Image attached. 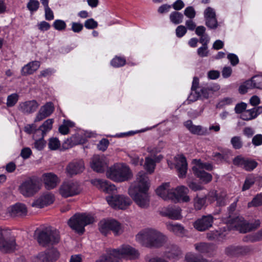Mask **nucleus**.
Masks as SVG:
<instances>
[{
	"label": "nucleus",
	"mask_w": 262,
	"mask_h": 262,
	"mask_svg": "<svg viewBox=\"0 0 262 262\" xmlns=\"http://www.w3.org/2000/svg\"><path fill=\"white\" fill-rule=\"evenodd\" d=\"M44 137L41 135V137L39 139H36L33 145V148L38 150H41L45 147L46 144V141L43 139Z\"/></svg>",
	"instance_id": "49"
},
{
	"label": "nucleus",
	"mask_w": 262,
	"mask_h": 262,
	"mask_svg": "<svg viewBox=\"0 0 262 262\" xmlns=\"http://www.w3.org/2000/svg\"><path fill=\"white\" fill-rule=\"evenodd\" d=\"M39 104L35 100H28L19 103L18 110L24 114H30L35 112Z\"/></svg>",
	"instance_id": "23"
},
{
	"label": "nucleus",
	"mask_w": 262,
	"mask_h": 262,
	"mask_svg": "<svg viewBox=\"0 0 262 262\" xmlns=\"http://www.w3.org/2000/svg\"><path fill=\"white\" fill-rule=\"evenodd\" d=\"M229 151H223L222 152H214L213 154V157L214 159L219 162H222L223 161H226L228 159V153Z\"/></svg>",
	"instance_id": "44"
},
{
	"label": "nucleus",
	"mask_w": 262,
	"mask_h": 262,
	"mask_svg": "<svg viewBox=\"0 0 262 262\" xmlns=\"http://www.w3.org/2000/svg\"><path fill=\"white\" fill-rule=\"evenodd\" d=\"M187 32V28L183 26H179L176 29V34L178 37H183Z\"/></svg>",
	"instance_id": "62"
},
{
	"label": "nucleus",
	"mask_w": 262,
	"mask_h": 262,
	"mask_svg": "<svg viewBox=\"0 0 262 262\" xmlns=\"http://www.w3.org/2000/svg\"><path fill=\"white\" fill-rule=\"evenodd\" d=\"M262 205V193L257 194L254 198L252 201L248 203V207L259 206Z\"/></svg>",
	"instance_id": "52"
},
{
	"label": "nucleus",
	"mask_w": 262,
	"mask_h": 262,
	"mask_svg": "<svg viewBox=\"0 0 262 262\" xmlns=\"http://www.w3.org/2000/svg\"><path fill=\"white\" fill-rule=\"evenodd\" d=\"M84 26L88 29H93L98 26V23L93 18L87 19L84 23Z\"/></svg>",
	"instance_id": "57"
},
{
	"label": "nucleus",
	"mask_w": 262,
	"mask_h": 262,
	"mask_svg": "<svg viewBox=\"0 0 262 262\" xmlns=\"http://www.w3.org/2000/svg\"><path fill=\"white\" fill-rule=\"evenodd\" d=\"M257 164L254 160L246 158L243 168L247 171H251L256 167Z\"/></svg>",
	"instance_id": "41"
},
{
	"label": "nucleus",
	"mask_w": 262,
	"mask_h": 262,
	"mask_svg": "<svg viewBox=\"0 0 262 262\" xmlns=\"http://www.w3.org/2000/svg\"><path fill=\"white\" fill-rule=\"evenodd\" d=\"M252 144L255 146H259L262 144V135L257 134L254 136L252 140Z\"/></svg>",
	"instance_id": "64"
},
{
	"label": "nucleus",
	"mask_w": 262,
	"mask_h": 262,
	"mask_svg": "<svg viewBox=\"0 0 262 262\" xmlns=\"http://www.w3.org/2000/svg\"><path fill=\"white\" fill-rule=\"evenodd\" d=\"M24 130L29 134H34L39 130L36 128V126L34 124H27L25 126Z\"/></svg>",
	"instance_id": "63"
},
{
	"label": "nucleus",
	"mask_w": 262,
	"mask_h": 262,
	"mask_svg": "<svg viewBox=\"0 0 262 262\" xmlns=\"http://www.w3.org/2000/svg\"><path fill=\"white\" fill-rule=\"evenodd\" d=\"M137 241L148 248H159L166 242V236L160 231L151 228L142 230L136 235Z\"/></svg>",
	"instance_id": "1"
},
{
	"label": "nucleus",
	"mask_w": 262,
	"mask_h": 262,
	"mask_svg": "<svg viewBox=\"0 0 262 262\" xmlns=\"http://www.w3.org/2000/svg\"><path fill=\"white\" fill-rule=\"evenodd\" d=\"M91 183L99 189L103 191H104L105 188L107 185V181L101 179L92 180Z\"/></svg>",
	"instance_id": "46"
},
{
	"label": "nucleus",
	"mask_w": 262,
	"mask_h": 262,
	"mask_svg": "<svg viewBox=\"0 0 262 262\" xmlns=\"http://www.w3.org/2000/svg\"><path fill=\"white\" fill-rule=\"evenodd\" d=\"M183 14L177 11H173L169 15L171 22L176 25L181 23L183 21Z\"/></svg>",
	"instance_id": "37"
},
{
	"label": "nucleus",
	"mask_w": 262,
	"mask_h": 262,
	"mask_svg": "<svg viewBox=\"0 0 262 262\" xmlns=\"http://www.w3.org/2000/svg\"><path fill=\"white\" fill-rule=\"evenodd\" d=\"M129 194L139 207L146 209L149 206L150 200L148 192H130Z\"/></svg>",
	"instance_id": "17"
},
{
	"label": "nucleus",
	"mask_w": 262,
	"mask_h": 262,
	"mask_svg": "<svg viewBox=\"0 0 262 262\" xmlns=\"http://www.w3.org/2000/svg\"><path fill=\"white\" fill-rule=\"evenodd\" d=\"M59 253L55 249L49 250L46 252L39 253L34 262H54L59 257Z\"/></svg>",
	"instance_id": "19"
},
{
	"label": "nucleus",
	"mask_w": 262,
	"mask_h": 262,
	"mask_svg": "<svg viewBox=\"0 0 262 262\" xmlns=\"http://www.w3.org/2000/svg\"><path fill=\"white\" fill-rule=\"evenodd\" d=\"M39 5L37 0H29L27 4V8L31 13H33L38 9Z\"/></svg>",
	"instance_id": "47"
},
{
	"label": "nucleus",
	"mask_w": 262,
	"mask_h": 262,
	"mask_svg": "<svg viewBox=\"0 0 262 262\" xmlns=\"http://www.w3.org/2000/svg\"><path fill=\"white\" fill-rule=\"evenodd\" d=\"M181 254V250L179 248L174 247L167 253L166 257L170 259H174L178 258Z\"/></svg>",
	"instance_id": "45"
},
{
	"label": "nucleus",
	"mask_w": 262,
	"mask_h": 262,
	"mask_svg": "<svg viewBox=\"0 0 262 262\" xmlns=\"http://www.w3.org/2000/svg\"><path fill=\"white\" fill-rule=\"evenodd\" d=\"M109 145V141L106 139H102L97 145L98 148L103 151H105Z\"/></svg>",
	"instance_id": "61"
},
{
	"label": "nucleus",
	"mask_w": 262,
	"mask_h": 262,
	"mask_svg": "<svg viewBox=\"0 0 262 262\" xmlns=\"http://www.w3.org/2000/svg\"><path fill=\"white\" fill-rule=\"evenodd\" d=\"M59 193L64 198L77 195L81 192V189L77 182L68 181L63 182L59 189Z\"/></svg>",
	"instance_id": "12"
},
{
	"label": "nucleus",
	"mask_w": 262,
	"mask_h": 262,
	"mask_svg": "<svg viewBox=\"0 0 262 262\" xmlns=\"http://www.w3.org/2000/svg\"><path fill=\"white\" fill-rule=\"evenodd\" d=\"M54 196L50 193H47L42 195L39 199L35 201L32 206L37 208H42L45 206L53 203Z\"/></svg>",
	"instance_id": "26"
},
{
	"label": "nucleus",
	"mask_w": 262,
	"mask_h": 262,
	"mask_svg": "<svg viewBox=\"0 0 262 262\" xmlns=\"http://www.w3.org/2000/svg\"><path fill=\"white\" fill-rule=\"evenodd\" d=\"M84 168V162L82 160H75L68 164L66 172L68 175L73 176L83 172Z\"/></svg>",
	"instance_id": "20"
},
{
	"label": "nucleus",
	"mask_w": 262,
	"mask_h": 262,
	"mask_svg": "<svg viewBox=\"0 0 262 262\" xmlns=\"http://www.w3.org/2000/svg\"><path fill=\"white\" fill-rule=\"evenodd\" d=\"M15 246V239L12 236L10 230L0 228V250L5 253L10 252L14 250Z\"/></svg>",
	"instance_id": "7"
},
{
	"label": "nucleus",
	"mask_w": 262,
	"mask_h": 262,
	"mask_svg": "<svg viewBox=\"0 0 262 262\" xmlns=\"http://www.w3.org/2000/svg\"><path fill=\"white\" fill-rule=\"evenodd\" d=\"M226 222L230 230H236L241 233L251 231L260 225L259 220L255 221L253 223H249L246 221L242 216H239L227 219Z\"/></svg>",
	"instance_id": "3"
},
{
	"label": "nucleus",
	"mask_w": 262,
	"mask_h": 262,
	"mask_svg": "<svg viewBox=\"0 0 262 262\" xmlns=\"http://www.w3.org/2000/svg\"><path fill=\"white\" fill-rule=\"evenodd\" d=\"M195 249L201 253L208 252L209 250V245L205 243H200L194 245Z\"/></svg>",
	"instance_id": "51"
},
{
	"label": "nucleus",
	"mask_w": 262,
	"mask_h": 262,
	"mask_svg": "<svg viewBox=\"0 0 262 262\" xmlns=\"http://www.w3.org/2000/svg\"><path fill=\"white\" fill-rule=\"evenodd\" d=\"M231 230L228 225H226L217 230L213 231L207 233V238L210 240L222 241L225 239L226 236Z\"/></svg>",
	"instance_id": "22"
},
{
	"label": "nucleus",
	"mask_w": 262,
	"mask_h": 262,
	"mask_svg": "<svg viewBox=\"0 0 262 262\" xmlns=\"http://www.w3.org/2000/svg\"><path fill=\"white\" fill-rule=\"evenodd\" d=\"M8 212L12 217L25 215L27 213V207L21 203H16L8 209Z\"/></svg>",
	"instance_id": "27"
},
{
	"label": "nucleus",
	"mask_w": 262,
	"mask_h": 262,
	"mask_svg": "<svg viewBox=\"0 0 262 262\" xmlns=\"http://www.w3.org/2000/svg\"><path fill=\"white\" fill-rule=\"evenodd\" d=\"M204 14L205 25L210 29H216L218 23L214 10L211 7H208L205 10Z\"/></svg>",
	"instance_id": "21"
},
{
	"label": "nucleus",
	"mask_w": 262,
	"mask_h": 262,
	"mask_svg": "<svg viewBox=\"0 0 262 262\" xmlns=\"http://www.w3.org/2000/svg\"><path fill=\"white\" fill-rule=\"evenodd\" d=\"M126 63V60L124 58L116 57L113 59L111 61V64L114 67H119L124 66Z\"/></svg>",
	"instance_id": "56"
},
{
	"label": "nucleus",
	"mask_w": 262,
	"mask_h": 262,
	"mask_svg": "<svg viewBox=\"0 0 262 262\" xmlns=\"http://www.w3.org/2000/svg\"><path fill=\"white\" fill-rule=\"evenodd\" d=\"M150 183L146 173L143 171L138 172L136 180L128 189V193L148 192Z\"/></svg>",
	"instance_id": "6"
},
{
	"label": "nucleus",
	"mask_w": 262,
	"mask_h": 262,
	"mask_svg": "<svg viewBox=\"0 0 262 262\" xmlns=\"http://www.w3.org/2000/svg\"><path fill=\"white\" fill-rule=\"evenodd\" d=\"M228 200L226 197L225 193H222L221 195L219 196L216 198L217 204L219 206H224L226 205L228 202Z\"/></svg>",
	"instance_id": "59"
},
{
	"label": "nucleus",
	"mask_w": 262,
	"mask_h": 262,
	"mask_svg": "<svg viewBox=\"0 0 262 262\" xmlns=\"http://www.w3.org/2000/svg\"><path fill=\"white\" fill-rule=\"evenodd\" d=\"M186 127L193 134L203 135L205 134L202 127L200 125H194L191 120H187L184 123Z\"/></svg>",
	"instance_id": "33"
},
{
	"label": "nucleus",
	"mask_w": 262,
	"mask_h": 262,
	"mask_svg": "<svg viewBox=\"0 0 262 262\" xmlns=\"http://www.w3.org/2000/svg\"><path fill=\"white\" fill-rule=\"evenodd\" d=\"M252 89L262 90V75H255L247 80L239 86V92L244 94L247 92L248 90Z\"/></svg>",
	"instance_id": "14"
},
{
	"label": "nucleus",
	"mask_w": 262,
	"mask_h": 262,
	"mask_svg": "<svg viewBox=\"0 0 262 262\" xmlns=\"http://www.w3.org/2000/svg\"><path fill=\"white\" fill-rule=\"evenodd\" d=\"M111 254H114L120 260L121 258L136 259L140 256L138 250L128 245H123L118 249H111Z\"/></svg>",
	"instance_id": "9"
},
{
	"label": "nucleus",
	"mask_w": 262,
	"mask_h": 262,
	"mask_svg": "<svg viewBox=\"0 0 262 262\" xmlns=\"http://www.w3.org/2000/svg\"><path fill=\"white\" fill-rule=\"evenodd\" d=\"M94 218L85 213H76L68 221L69 226L77 232L82 234L84 231V227L94 222Z\"/></svg>",
	"instance_id": "4"
},
{
	"label": "nucleus",
	"mask_w": 262,
	"mask_h": 262,
	"mask_svg": "<svg viewBox=\"0 0 262 262\" xmlns=\"http://www.w3.org/2000/svg\"><path fill=\"white\" fill-rule=\"evenodd\" d=\"M156 166V161L153 159L147 157L145 160L144 168L149 173L154 172Z\"/></svg>",
	"instance_id": "36"
},
{
	"label": "nucleus",
	"mask_w": 262,
	"mask_h": 262,
	"mask_svg": "<svg viewBox=\"0 0 262 262\" xmlns=\"http://www.w3.org/2000/svg\"><path fill=\"white\" fill-rule=\"evenodd\" d=\"M185 16L190 19L193 18L195 16V11L194 8L191 6L187 7L184 12Z\"/></svg>",
	"instance_id": "58"
},
{
	"label": "nucleus",
	"mask_w": 262,
	"mask_h": 262,
	"mask_svg": "<svg viewBox=\"0 0 262 262\" xmlns=\"http://www.w3.org/2000/svg\"><path fill=\"white\" fill-rule=\"evenodd\" d=\"M60 145V141L57 138H50L49 141V148L51 150L58 149Z\"/></svg>",
	"instance_id": "54"
},
{
	"label": "nucleus",
	"mask_w": 262,
	"mask_h": 262,
	"mask_svg": "<svg viewBox=\"0 0 262 262\" xmlns=\"http://www.w3.org/2000/svg\"><path fill=\"white\" fill-rule=\"evenodd\" d=\"M42 179L47 189L54 188L59 183V179L57 176L53 173H45L42 176Z\"/></svg>",
	"instance_id": "25"
},
{
	"label": "nucleus",
	"mask_w": 262,
	"mask_h": 262,
	"mask_svg": "<svg viewBox=\"0 0 262 262\" xmlns=\"http://www.w3.org/2000/svg\"><path fill=\"white\" fill-rule=\"evenodd\" d=\"M106 199L108 204L115 209H125L132 203L129 198L123 195L109 196Z\"/></svg>",
	"instance_id": "11"
},
{
	"label": "nucleus",
	"mask_w": 262,
	"mask_h": 262,
	"mask_svg": "<svg viewBox=\"0 0 262 262\" xmlns=\"http://www.w3.org/2000/svg\"><path fill=\"white\" fill-rule=\"evenodd\" d=\"M18 95L16 93H13L9 95L7 99V105L8 107L13 106L18 101Z\"/></svg>",
	"instance_id": "50"
},
{
	"label": "nucleus",
	"mask_w": 262,
	"mask_h": 262,
	"mask_svg": "<svg viewBox=\"0 0 262 262\" xmlns=\"http://www.w3.org/2000/svg\"><path fill=\"white\" fill-rule=\"evenodd\" d=\"M40 189V186L34 179H28L23 182L19 187L20 193L25 197H31Z\"/></svg>",
	"instance_id": "10"
},
{
	"label": "nucleus",
	"mask_w": 262,
	"mask_h": 262,
	"mask_svg": "<svg viewBox=\"0 0 262 262\" xmlns=\"http://www.w3.org/2000/svg\"><path fill=\"white\" fill-rule=\"evenodd\" d=\"M54 120L53 119H48L38 128L41 131V135L44 137L46 133L52 128Z\"/></svg>",
	"instance_id": "35"
},
{
	"label": "nucleus",
	"mask_w": 262,
	"mask_h": 262,
	"mask_svg": "<svg viewBox=\"0 0 262 262\" xmlns=\"http://www.w3.org/2000/svg\"><path fill=\"white\" fill-rule=\"evenodd\" d=\"M171 192L169 183H164L156 189L157 194L165 201L170 200Z\"/></svg>",
	"instance_id": "29"
},
{
	"label": "nucleus",
	"mask_w": 262,
	"mask_h": 262,
	"mask_svg": "<svg viewBox=\"0 0 262 262\" xmlns=\"http://www.w3.org/2000/svg\"><path fill=\"white\" fill-rule=\"evenodd\" d=\"M34 237L38 244L43 247L56 244L60 239L59 232L51 226L37 229Z\"/></svg>",
	"instance_id": "2"
},
{
	"label": "nucleus",
	"mask_w": 262,
	"mask_h": 262,
	"mask_svg": "<svg viewBox=\"0 0 262 262\" xmlns=\"http://www.w3.org/2000/svg\"><path fill=\"white\" fill-rule=\"evenodd\" d=\"M98 226L100 232L105 236L110 234L111 231L116 236L121 234L123 231L122 225L115 220H102Z\"/></svg>",
	"instance_id": "8"
},
{
	"label": "nucleus",
	"mask_w": 262,
	"mask_h": 262,
	"mask_svg": "<svg viewBox=\"0 0 262 262\" xmlns=\"http://www.w3.org/2000/svg\"><path fill=\"white\" fill-rule=\"evenodd\" d=\"M246 159V158L243 157L242 155L237 156L233 159L232 162L235 166L243 168Z\"/></svg>",
	"instance_id": "55"
},
{
	"label": "nucleus",
	"mask_w": 262,
	"mask_h": 262,
	"mask_svg": "<svg viewBox=\"0 0 262 262\" xmlns=\"http://www.w3.org/2000/svg\"><path fill=\"white\" fill-rule=\"evenodd\" d=\"M206 198H200L196 196L193 200V204L195 209L201 210L206 204Z\"/></svg>",
	"instance_id": "43"
},
{
	"label": "nucleus",
	"mask_w": 262,
	"mask_h": 262,
	"mask_svg": "<svg viewBox=\"0 0 262 262\" xmlns=\"http://www.w3.org/2000/svg\"><path fill=\"white\" fill-rule=\"evenodd\" d=\"M53 26L55 29L58 31H63L65 30L67 25L63 20L56 19L54 21Z\"/></svg>",
	"instance_id": "53"
},
{
	"label": "nucleus",
	"mask_w": 262,
	"mask_h": 262,
	"mask_svg": "<svg viewBox=\"0 0 262 262\" xmlns=\"http://www.w3.org/2000/svg\"><path fill=\"white\" fill-rule=\"evenodd\" d=\"M161 214L172 220H179L182 218L179 207H167L161 212Z\"/></svg>",
	"instance_id": "28"
},
{
	"label": "nucleus",
	"mask_w": 262,
	"mask_h": 262,
	"mask_svg": "<svg viewBox=\"0 0 262 262\" xmlns=\"http://www.w3.org/2000/svg\"><path fill=\"white\" fill-rule=\"evenodd\" d=\"M54 107L52 102H49L46 103L44 105L41 106L37 113L35 122H39L46 117L49 116L53 112Z\"/></svg>",
	"instance_id": "24"
},
{
	"label": "nucleus",
	"mask_w": 262,
	"mask_h": 262,
	"mask_svg": "<svg viewBox=\"0 0 262 262\" xmlns=\"http://www.w3.org/2000/svg\"><path fill=\"white\" fill-rule=\"evenodd\" d=\"M91 168L97 172H103L107 167V159L104 155H94L91 162Z\"/></svg>",
	"instance_id": "16"
},
{
	"label": "nucleus",
	"mask_w": 262,
	"mask_h": 262,
	"mask_svg": "<svg viewBox=\"0 0 262 262\" xmlns=\"http://www.w3.org/2000/svg\"><path fill=\"white\" fill-rule=\"evenodd\" d=\"M193 167H196L198 169L204 170V169L207 170H212L213 169V166L209 163H202L200 160L196 161V165Z\"/></svg>",
	"instance_id": "48"
},
{
	"label": "nucleus",
	"mask_w": 262,
	"mask_h": 262,
	"mask_svg": "<svg viewBox=\"0 0 262 262\" xmlns=\"http://www.w3.org/2000/svg\"><path fill=\"white\" fill-rule=\"evenodd\" d=\"M231 144L235 149H241L243 146L242 138L240 136H234L231 139Z\"/></svg>",
	"instance_id": "42"
},
{
	"label": "nucleus",
	"mask_w": 262,
	"mask_h": 262,
	"mask_svg": "<svg viewBox=\"0 0 262 262\" xmlns=\"http://www.w3.org/2000/svg\"><path fill=\"white\" fill-rule=\"evenodd\" d=\"M189 192L187 187L184 186H180L175 189H171L170 201L174 203L179 202H188L190 201L189 196L187 194Z\"/></svg>",
	"instance_id": "13"
},
{
	"label": "nucleus",
	"mask_w": 262,
	"mask_h": 262,
	"mask_svg": "<svg viewBox=\"0 0 262 262\" xmlns=\"http://www.w3.org/2000/svg\"><path fill=\"white\" fill-rule=\"evenodd\" d=\"M175 168L178 172L180 178L186 177L187 171V163L186 158L183 155H177L174 157Z\"/></svg>",
	"instance_id": "18"
},
{
	"label": "nucleus",
	"mask_w": 262,
	"mask_h": 262,
	"mask_svg": "<svg viewBox=\"0 0 262 262\" xmlns=\"http://www.w3.org/2000/svg\"><path fill=\"white\" fill-rule=\"evenodd\" d=\"M167 229L178 236H182L186 232L184 227L179 224H173L170 222L166 223Z\"/></svg>",
	"instance_id": "30"
},
{
	"label": "nucleus",
	"mask_w": 262,
	"mask_h": 262,
	"mask_svg": "<svg viewBox=\"0 0 262 262\" xmlns=\"http://www.w3.org/2000/svg\"><path fill=\"white\" fill-rule=\"evenodd\" d=\"M187 185L192 190L196 191L203 189V187L200 184H198L193 181H187Z\"/></svg>",
	"instance_id": "60"
},
{
	"label": "nucleus",
	"mask_w": 262,
	"mask_h": 262,
	"mask_svg": "<svg viewBox=\"0 0 262 262\" xmlns=\"http://www.w3.org/2000/svg\"><path fill=\"white\" fill-rule=\"evenodd\" d=\"M40 67V62L38 61L30 62L25 65L21 69L23 75L26 76L33 74Z\"/></svg>",
	"instance_id": "31"
},
{
	"label": "nucleus",
	"mask_w": 262,
	"mask_h": 262,
	"mask_svg": "<svg viewBox=\"0 0 262 262\" xmlns=\"http://www.w3.org/2000/svg\"><path fill=\"white\" fill-rule=\"evenodd\" d=\"M214 217L211 214L203 215L193 223V226L199 231H204L212 227Z\"/></svg>",
	"instance_id": "15"
},
{
	"label": "nucleus",
	"mask_w": 262,
	"mask_h": 262,
	"mask_svg": "<svg viewBox=\"0 0 262 262\" xmlns=\"http://www.w3.org/2000/svg\"><path fill=\"white\" fill-rule=\"evenodd\" d=\"M107 176L114 181L123 182L129 179L132 174L128 166L117 164L110 168Z\"/></svg>",
	"instance_id": "5"
},
{
	"label": "nucleus",
	"mask_w": 262,
	"mask_h": 262,
	"mask_svg": "<svg viewBox=\"0 0 262 262\" xmlns=\"http://www.w3.org/2000/svg\"><path fill=\"white\" fill-rule=\"evenodd\" d=\"M74 123L71 121L64 120L63 124L59 127V132L62 135H67L69 132V127L74 126Z\"/></svg>",
	"instance_id": "39"
},
{
	"label": "nucleus",
	"mask_w": 262,
	"mask_h": 262,
	"mask_svg": "<svg viewBox=\"0 0 262 262\" xmlns=\"http://www.w3.org/2000/svg\"><path fill=\"white\" fill-rule=\"evenodd\" d=\"M246 242L254 243L262 240V229L255 233L249 235L244 239Z\"/></svg>",
	"instance_id": "40"
},
{
	"label": "nucleus",
	"mask_w": 262,
	"mask_h": 262,
	"mask_svg": "<svg viewBox=\"0 0 262 262\" xmlns=\"http://www.w3.org/2000/svg\"><path fill=\"white\" fill-rule=\"evenodd\" d=\"M196 167H192V171L198 178H199L204 183H208L211 181L212 176L204 170L198 169Z\"/></svg>",
	"instance_id": "32"
},
{
	"label": "nucleus",
	"mask_w": 262,
	"mask_h": 262,
	"mask_svg": "<svg viewBox=\"0 0 262 262\" xmlns=\"http://www.w3.org/2000/svg\"><path fill=\"white\" fill-rule=\"evenodd\" d=\"M246 248L242 246H230L225 249V253L229 256H236L245 252Z\"/></svg>",
	"instance_id": "34"
},
{
	"label": "nucleus",
	"mask_w": 262,
	"mask_h": 262,
	"mask_svg": "<svg viewBox=\"0 0 262 262\" xmlns=\"http://www.w3.org/2000/svg\"><path fill=\"white\" fill-rule=\"evenodd\" d=\"M96 262H122L121 260L116 258L114 254H111V249L107 252V255L102 257Z\"/></svg>",
	"instance_id": "38"
}]
</instances>
